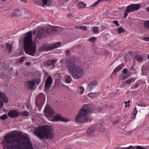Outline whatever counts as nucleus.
I'll return each mask as SVG.
<instances>
[{
  "instance_id": "9d476101",
  "label": "nucleus",
  "mask_w": 149,
  "mask_h": 149,
  "mask_svg": "<svg viewBox=\"0 0 149 149\" xmlns=\"http://www.w3.org/2000/svg\"><path fill=\"white\" fill-rule=\"evenodd\" d=\"M8 102V99L6 95L0 92V109L3 105V102L7 103Z\"/></svg>"
},
{
  "instance_id": "f3484780",
  "label": "nucleus",
  "mask_w": 149,
  "mask_h": 149,
  "mask_svg": "<svg viewBox=\"0 0 149 149\" xmlns=\"http://www.w3.org/2000/svg\"><path fill=\"white\" fill-rule=\"evenodd\" d=\"M124 65V63H122L117 66L114 70L113 73H116L122 69Z\"/></svg>"
},
{
  "instance_id": "09e8293b",
  "label": "nucleus",
  "mask_w": 149,
  "mask_h": 149,
  "mask_svg": "<svg viewBox=\"0 0 149 149\" xmlns=\"http://www.w3.org/2000/svg\"><path fill=\"white\" fill-rule=\"evenodd\" d=\"M143 40L146 41H149V37H145L143 38Z\"/></svg>"
},
{
  "instance_id": "f8f14e48",
  "label": "nucleus",
  "mask_w": 149,
  "mask_h": 149,
  "mask_svg": "<svg viewBox=\"0 0 149 149\" xmlns=\"http://www.w3.org/2000/svg\"><path fill=\"white\" fill-rule=\"evenodd\" d=\"M8 116L12 118H17L19 116V113L15 110H12L9 111Z\"/></svg>"
},
{
  "instance_id": "c03bdc74",
  "label": "nucleus",
  "mask_w": 149,
  "mask_h": 149,
  "mask_svg": "<svg viewBox=\"0 0 149 149\" xmlns=\"http://www.w3.org/2000/svg\"><path fill=\"white\" fill-rule=\"evenodd\" d=\"M100 0H98L97 1H96L93 4V7L97 5L100 2Z\"/></svg>"
},
{
  "instance_id": "ddd939ff",
  "label": "nucleus",
  "mask_w": 149,
  "mask_h": 149,
  "mask_svg": "<svg viewBox=\"0 0 149 149\" xmlns=\"http://www.w3.org/2000/svg\"><path fill=\"white\" fill-rule=\"evenodd\" d=\"M69 120H67L65 118H62L61 116L58 114H57L53 118L52 121H61L66 123L68 121H69Z\"/></svg>"
},
{
  "instance_id": "f257e3e1",
  "label": "nucleus",
  "mask_w": 149,
  "mask_h": 149,
  "mask_svg": "<svg viewBox=\"0 0 149 149\" xmlns=\"http://www.w3.org/2000/svg\"><path fill=\"white\" fill-rule=\"evenodd\" d=\"M3 149H33L28 138L12 132L5 136L1 142Z\"/></svg>"
},
{
  "instance_id": "c85d7f7f",
  "label": "nucleus",
  "mask_w": 149,
  "mask_h": 149,
  "mask_svg": "<svg viewBox=\"0 0 149 149\" xmlns=\"http://www.w3.org/2000/svg\"><path fill=\"white\" fill-rule=\"evenodd\" d=\"M61 44V43L60 42H58L54 44H52L54 49L60 47Z\"/></svg>"
},
{
  "instance_id": "0e129e2a",
  "label": "nucleus",
  "mask_w": 149,
  "mask_h": 149,
  "mask_svg": "<svg viewBox=\"0 0 149 149\" xmlns=\"http://www.w3.org/2000/svg\"><path fill=\"white\" fill-rule=\"evenodd\" d=\"M64 61L63 60H61L60 61V62L62 63Z\"/></svg>"
},
{
  "instance_id": "49530a36",
  "label": "nucleus",
  "mask_w": 149,
  "mask_h": 149,
  "mask_svg": "<svg viewBox=\"0 0 149 149\" xmlns=\"http://www.w3.org/2000/svg\"><path fill=\"white\" fill-rule=\"evenodd\" d=\"M65 53L66 55L68 56H70V52L69 50H67L66 51Z\"/></svg>"
},
{
  "instance_id": "ea45409f",
  "label": "nucleus",
  "mask_w": 149,
  "mask_h": 149,
  "mask_svg": "<svg viewBox=\"0 0 149 149\" xmlns=\"http://www.w3.org/2000/svg\"><path fill=\"white\" fill-rule=\"evenodd\" d=\"M138 112V111L136 109V108L135 107L134 108V110L133 112V115H134V116H135L136 114Z\"/></svg>"
},
{
  "instance_id": "69168bd1",
  "label": "nucleus",
  "mask_w": 149,
  "mask_h": 149,
  "mask_svg": "<svg viewBox=\"0 0 149 149\" xmlns=\"http://www.w3.org/2000/svg\"><path fill=\"white\" fill-rule=\"evenodd\" d=\"M130 100H128L127 102V103H130Z\"/></svg>"
},
{
  "instance_id": "e2e57ef3",
  "label": "nucleus",
  "mask_w": 149,
  "mask_h": 149,
  "mask_svg": "<svg viewBox=\"0 0 149 149\" xmlns=\"http://www.w3.org/2000/svg\"><path fill=\"white\" fill-rule=\"evenodd\" d=\"M36 33V31H33V34H35Z\"/></svg>"
},
{
  "instance_id": "7c9ffc66",
  "label": "nucleus",
  "mask_w": 149,
  "mask_h": 149,
  "mask_svg": "<svg viewBox=\"0 0 149 149\" xmlns=\"http://www.w3.org/2000/svg\"><path fill=\"white\" fill-rule=\"evenodd\" d=\"M125 30L122 27H119L118 29V32L119 34L125 32Z\"/></svg>"
},
{
  "instance_id": "338daca9",
  "label": "nucleus",
  "mask_w": 149,
  "mask_h": 149,
  "mask_svg": "<svg viewBox=\"0 0 149 149\" xmlns=\"http://www.w3.org/2000/svg\"><path fill=\"white\" fill-rule=\"evenodd\" d=\"M102 28L103 29H105V28H106V27H105V26H102Z\"/></svg>"
},
{
  "instance_id": "a878e982",
  "label": "nucleus",
  "mask_w": 149,
  "mask_h": 149,
  "mask_svg": "<svg viewBox=\"0 0 149 149\" xmlns=\"http://www.w3.org/2000/svg\"><path fill=\"white\" fill-rule=\"evenodd\" d=\"M6 46L7 48L8 49V50L10 52H11L12 51V45L10 44H6Z\"/></svg>"
},
{
  "instance_id": "412c9836",
  "label": "nucleus",
  "mask_w": 149,
  "mask_h": 149,
  "mask_svg": "<svg viewBox=\"0 0 149 149\" xmlns=\"http://www.w3.org/2000/svg\"><path fill=\"white\" fill-rule=\"evenodd\" d=\"M51 0H41L42 2V5H49Z\"/></svg>"
},
{
  "instance_id": "774afa93",
  "label": "nucleus",
  "mask_w": 149,
  "mask_h": 149,
  "mask_svg": "<svg viewBox=\"0 0 149 149\" xmlns=\"http://www.w3.org/2000/svg\"><path fill=\"white\" fill-rule=\"evenodd\" d=\"M147 57L148 58V59H149V54L148 55Z\"/></svg>"
},
{
  "instance_id": "dca6fc26",
  "label": "nucleus",
  "mask_w": 149,
  "mask_h": 149,
  "mask_svg": "<svg viewBox=\"0 0 149 149\" xmlns=\"http://www.w3.org/2000/svg\"><path fill=\"white\" fill-rule=\"evenodd\" d=\"M97 85L95 82H93L88 85V89L89 91H91L93 88H95Z\"/></svg>"
},
{
  "instance_id": "c756f323",
  "label": "nucleus",
  "mask_w": 149,
  "mask_h": 149,
  "mask_svg": "<svg viewBox=\"0 0 149 149\" xmlns=\"http://www.w3.org/2000/svg\"><path fill=\"white\" fill-rule=\"evenodd\" d=\"M130 76V75L129 73L125 75H122L120 77L121 79L122 80H124L125 79L129 77Z\"/></svg>"
},
{
  "instance_id": "5701e85b",
  "label": "nucleus",
  "mask_w": 149,
  "mask_h": 149,
  "mask_svg": "<svg viewBox=\"0 0 149 149\" xmlns=\"http://www.w3.org/2000/svg\"><path fill=\"white\" fill-rule=\"evenodd\" d=\"M72 80L70 76L69 75H68L65 79V81L67 83L69 84L71 82Z\"/></svg>"
},
{
  "instance_id": "5fc2aeb1",
  "label": "nucleus",
  "mask_w": 149,
  "mask_h": 149,
  "mask_svg": "<svg viewBox=\"0 0 149 149\" xmlns=\"http://www.w3.org/2000/svg\"><path fill=\"white\" fill-rule=\"evenodd\" d=\"M31 64L30 62H26V63L25 64L26 65H29Z\"/></svg>"
},
{
  "instance_id": "39448f33",
  "label": "nucleus",
  "mask_w": 149,
  "mask_h": 149,
  "mask_svg": "<svg viewBox=\"0 0 149 149\" xmlns=\"http://www.w3.org/2000/svg\"><path fill=\"white\" fill-rule=\"evenodd\" d=\"M52 128L50 126L45 125L37 128L34 134L39 139H50L53 137Z\"/></svg>"
},
{
  "instance_id": "7ed1b4c3",
  "label": "nucleus",
  "mask_w": 149,
  "mask_h": 149,
  "mask_svg": "<svg viewBox=\"0 0 149 149\" xmlns=\"http://www.w3.org/2000/svg\"><path fill=\"white\" fill-rule=\"evenodd\" d=\"M92 105L91 104H86L83 106L75 118L77 122L83 123L89 121L88 115L93 112Z\"/></svg>"
},
{
  "instance_id": "aec40b11",
  "label": "nucleus",
  "mask_w": 149,
  "mask_h": 149,
  "mask_svg": "<svg viewBox=\"0 0 149 149\" xmlns=\"http://www.w3.org/2000/svg\"><path fill=\"white\" fill-rule=\"evenodd\" d=\"M56 62V61L55 60L53 59L48 61L47 63V66H50Z\"/></svg>"
},
{
  "instance_id": "bb28decb",
  "label": "nucleus",
  "mask_w": 149,
  "mask_h": 149,
  "mask_svg": "<svg viewBox=\"0 0 149 149\" xmlns=\"http://www.w3.org/2000/svg\"><path fill=\"white\" fill-rule=\"evenodd\" d=\"M136 60L139 62H141L143 61V59L140 56H136L134 57Z\"/></svg>"
},
{
  "instance_id": "a19ab883",
  "label": "nucleus",
  "mask_w": 149,
  "mask_h": 149,
  "mask_svg": "<svg viewBox=\"0 0 149 149\" xmlns=\"http://www.w3.org/2000/svg\"><path fill=\"white\" fill-rule=\"evenodd\" d=\"M113 23L114 24L116 25V26L118 27L119 26L120 24L118 23V21L117 20H114L113 21Z\"/></svg>"
},
{
  "instance_id": "2eb2a0df",
  "label": "nucleus",
  "mask_w": 149,
  "mask_h": 149,
  "mask_svg": "<svg viewBox=\"0 0 149 149\" xmlns=\"http://www.w3.org/2000/svg\"><path fill=\"white\" fill-rule=\"evenodd\" d=\"M97 130L100 132H104L106 130V128H105L102 124H98L97 125Z\"/></svg>"
},
{
  "instance_id": "3c124183",
  "label": "nucleus",
  "mask_w": 149,
  "mask_h": 149,
  "mask_svg": "<svg viewBox=\"0 0 149 149\" xmlns=\"http://www.w3.org/2000/svg\"><path fill=\"white\" fill-rule=\"evenodd\" d=\"M124 103L125 104V107H127V106H128L129 107L130 106V104H128V105L127 104V102H125Z\"/></svg>"
},
{
  "instance_id": "37998d69",
  "label": "nucleus",
  "mask_w": 149,
  "mask_h": 149,
  "mask_svg": "<svg viewBox=\"0 0 149 149\" xmlns=\"http://www.w3.org/2000/svg\"><path fill=\"white\" fill-rule=\"evenodd\" d=\"M123 149H134V147L132 146H130L127 147H125L123 148Z\"/></svg>"
},
{
  "instance_id": "423d86ee",
  "label": "nucleus",
  "mask_w": 149,
  "mask_h": 149,
  "mask_svg": "<svg viewBox=\"0 0 149 149\" xmlns=\"http://www.w3.org/2000/svg\"><path fill=\"white\" fill-rule=\"evenodd\" d=\"M61 29L59 27H54L51 26H48L47 29L41 27L37 31V37L38 38H40L45 36L46 35L45 33H49L52 32L59 33Z\"/></svg>"
},
{
  "instance_id": "de8ad7c7",
  "label": "nucleus",
  "mask_w": 149,
  "mask_h": 149,
  "mask_svg": "<svg viewBox=\"0 0 149 149\" xmlns=\"http://www.w3.org/2000/svg\"><path fill=\"white\" fill-rule=\"evenodd\" d=\"M127 70L126 68L123 69L122 70V73L125 74L127 73Z\"/></svg>"
},
{
  "instance_id": "1a4fd4ad",
  "label": "nucleus",
  "mask_w": 149,
  "mask_h": 149,
  "mask_svg": "<svg viewBox=\"0 0 149 149\" xmlns=\"http://www.w3.org/2000/svg\"><path fill=\"white\" fill-rule=\"evenodd\" d=\"M45 100V97L44 94L42 93H40L37 96L36 100V106L39 107L40 106L42 105L44 103Z\"/></svg>"
},
{
  "instance_id": "72a5a7b5",
  "label": "nucleus",
  "mask_w": 149,
  "mask_h": 149,
  "mask_svg": "<svg viewBox=\"0 0 149 149\" xmlns=\"http://www.w3.org/2000/svg\"><path fill=\"white\" fill-rule=\"evenodd\" d=\"M8 117L7 115L6 114H4L1 116L0 117V118L3 120H5Z\"/></svg>"
},
{
  "instance_id": "f03ea898",
  "label": "nucleus",
  "mask_w": 149,
  "mask_h": 149,
  "mask_svg": "<svg viewBox=\"0 0 149 149\" xmlns=\"http://www.w3.org/2000/svg\"><path fill=\"white\" fill-rule=\"evenodd\" d=\"M66 68L73 78L78 80L81 78L84 74L82 69L75 65V59L74 58L66 59L64 62Z\"/></svg>"
},
{
  "instance_id": "79ce46f5",
  "label": "nucleus",
  "mask_w": 149,
  "mask_h": 149,
  "mask_svg": "<svg viewBox=\"0 0 149 149\" xmlns=\"http://www.w3.org/2000/svg\"><path fill=\"white\" fill-rule=\"evenodd\" d=\"M25 57L24 56H22L21 57L19 60V62L21 63L23 61H24L25 59Z\"/></svg>"
},
{
  "instance_id": "2f4dec72",
  "label": "nucleus",
  "mask_w": 149,
  "mask_h": 149,
  "mask_svg": "<svg viewBox=\"0 0 149 149\" xmlns=\"http://www.w3.org/2000/svg\"><path fill=\"white\" fill-rule=\"evenodd\" d=\"M94 33H98L99 31L98 28L97 26H94L93 28Z\"/></svg>"
},
{
  "instance_id": "bf43d9fd",
  "label": "nucleus",
  "mask_w": 149,
  "mask_h": 149,
  "mask_svg": "<svg viewBox=\"0 0 149 149\" xmlns=\"http://www.w3.org/2000/svg\"><path fill=\"white\" fill-rule=\"evenodd\" d=\"M118 121H116L115 122H114L113 123V124H114V125H115V124H117L118 123Z\"/></svg>"
},
{
  "instance_id": "393cba45",
  "label": "nucleus",
  "mask_w": 149,
  "mask_h": 149,
  "mask_svg": "<svg viewBox=\"0 0 149 149\" xmlns=\"http://www.w3.org/2000/svg\"><path fill=\"white\" fill-rule=\"evenodd\" d=\"M86 6V5L83 2H80L78 5V7L80 8H85Z\"/></svg>"
},
{
  "instance_id": "9b49d317",
  "label": "nucleus",
  "mask_w": 149,
  "mask_h": 149,
  "mask_svg": "<svg viewBox=\"0 0 149 149\" xmlns=\"http://www.w3.org/2000/svg\"><path fill=\"white\" fill-rule=\"evenodd\" d=\"M52 78L49 75L45 81V90H47L49 88L52 84Z\"/></svg>"
},
{
  "instance_id": "864d4df0",
  "label": "nucleus",
  "mask_w": 149,
  "mask_h": 149,
  "mask_svg": "<svg viewBox=\"0 0 149 149\" xmlns=\"http://www.w3.org/2000/svg\"><path fill=\"white\" fill-rule=\"evenodd\" d=\"M139 86V84H138L137 83L134 86V88H136Z\"/></svg>"
},
{
  "instance_id": "052dcab7",
  "label": "nucleus",
  "mask_w": 149,
  "mask_h": 149,
  "mask_svg": "<svg viewBox=\"0 0 149 149\" xmlns=\"http://www.w3.org/2000/svg\"><path fill=\"white\" fill-rule=\"evenodd\" d=\"M133 68H134L133 66H132L130 67V70H133Z\"/></svg>"
},
{
  "instance_id": "8fccbe9b",
  "label": "nucleus",
  "mask_w": 149,
  "mask_h": 149,
  "mask_svg": "<svg viewBox=\"0 0 149 149\" xmlns=\"http://www.w3.org/2000/svg\"><path fill=\"white\" fill-rule=\"evenodd\" d=\"M136 149H146L145 148H143L142 147L140 146H138L137 147Z\"/></svg>"
},
{
  "instance_id": "680f3d73",
  "label": "nucleus",
  "mask_w": 149,
  "mask_h": 149,
  "mask_svg": "<svg viewBox=\"0 0 149 149\" xmlns=\"http://www.w3.org/2000/svg\"><path fill=\"white\" fill-rule=\"evenodd\" d=\"M146 10L147 12L149 13V8H147L146 9Z\"/></svg>"
},
{
  "instance_id": "4c0bfd02",
  "label": "nucleus",
  "mask_w": 149,
  "mask_h": 149,
  "mask_svg": "<svg viewBox=\"0 0 149 149\" xmlns=\"http://www.w3.org/2000/svg\"><path fill=\"white\" fill-rule=\"evenodd\" d=\"M96 40V38L95 37H93L89 39L88 40L91 42H93Z\"/></svg>"
},
{
  "instance_id": "603ef678",
  "label": "nucleus",
  "mask_w": 149,
  "mask_h": 149,
  "mask_svg": "<svg viewBox=\"0 0 149 149\" xmlns=\"http://www.w3.org/2000/svg\"><path fill=\"white\" fill-rule=\"evenodd\" d=\"M97 110L99 111H102V109L101 107H99L97 109Z\"/></svg>"
},
{
  "instance_id": "f704fd0d",
  "label": "nucleus",
  "mask_w": 149,
  "mask_h": 149,
  "mask_svg": "<svg viewBox=\"0 0 149 149\" xmlns=\"http://www.w3.org/2000/svg\"><path fill=\"white\" fill-rule=\"evenodd\" d=\"M132 81H134V79L132 78H131L130 79H128L125 82V83L127 84H129L132 82Z\"/></svg>"
},
{
  "instance_id": "4be33fe9",
  "label": "nucleus",
  "mask_w": 149,
  "mask_h": 149,
  "mask_svg": "<svg viewBox=\"0 0 149 149\" xmlns=\"http://www.w3.org/2000/svg\"><path fill=\"white\" fill-rule=\"evenodd\" d=\"M19 115L28 116H29V113L28 112L26 111H22L19 113Z\"/></svg>"
},
{
  "instance_id": "6ab92c4d",
  "label": "nucleus",
  "mask_w": 149,
  "mask_h": 149,
  "mask_svg": "<svg viewBox=\"0 0 149 149\" xmlns=\"http://www.w3.org/2000/svg\"><path fill=\"white\" fill-rule=\"evenodd\" d=\"M46 45V48L47 51H49L54 49L52 44H45Z\"/></svg>"
},
{
  "instance_id": "13d9d810",
  "label": "nucleus",
  "mask_w": 149,
  "mask_h": 149,
  "mask_svg": "<svg viewBox=\"0 0 149 149\" xmlns=\"http://www.w3.org/2000/svg\"><path fill=\"white\" fill-rule=\"evenodd\" d=\"M22 2H24V3H26V0H20Z\"/></svg>"
},
{
  "instance_id": "6e6d98bb",
  "label": "nucleus",
  "mask_w": 149,
  "mask_h": 149,
  "mask_svg": "<svg viewBox=\"0 0 149 149\" xmlns=\"http://www.w3.org/2000/svg\"><path fill=\"white\" fill-rule=\"evenodd\" d=\"M72 15L71 14H69L67 15V17L69 18L70 17H72Z\"/></svg>"
},
{
  "instance_id": "c9c22d12",
  "label": "nucleus",
  "mask_w": 149,
  "mask_h": 149,
  "mask_svg": "<svg viewBox=\"0 0 149 149\" xmlns=\"http://www.w3.org/2000/svg\"><path fill=\"white\" fill-rule=\"evenodd\" d=\"M14 15L15 16H18L19 15V12L18 10H16L14 11L13 13Z\"/></svg>"
},
{
  "instance_id": "473e14b6",
  "label": "nucleus",
  "mask_w": 149,
  "mask_h": 149,
  "mask_svg": "<svg viewBox=\"0 0 149 149\" xmlns=\"http://www.w3.org/2000/svg\"><path fill=\"white\" fill-rule=\"evenodd\" d=\"M144 26L145 27L149 29V20L146 21L144 22Z\"/></svg>"
},
{
  "instance_id": "4468645a",
  "label": "nucleus",
  "mask_w": 149,
  "mask_h": 149,
  "mask_svg": "<svg viewBox=\"0 0 149 149\" xmlns=\"http://www.w3.org/2000/svg\"><path fill=\"white\" fill-rule=\"evenodd\" d=\"M35 80L34 79H32L31 81H29L27 82V86L29 87L30 90L33 89L35 85Z\"/></svg>"
},
{
  "instance_id": "a211bd4d",
  "label": "nucleus",
  "mask_w": 149,
  "mask_h": 149,
  "mask_svg": "<svg viewBox=\"0 0 149 149\" xmlns=\"http://www.w3.org/2000/svg\"><path fill=\"white\" fill-rule=\"evenodd\" d=\"M99 94V92L95 93L91 92L88 94V95L91 97L94 98L97 96Z\"/></svg>"
},
{
  "instance_id": "cd10ccee",
  "label": "nucleus",
  "mask_w": 149,
  "mask_h": 149,
  "mask_svg": "<svg viewBox=\"0 0 149 149\" xmlns=\"http://www.w3.org/2000/svg\"><path fill=\"white\" fill-rule=\"evenodd\" d=\"M84 91V89L82 86L80 87L78 89V92L81 94H82Z\"/></svg>"
},
{
  "instance_id": "b1692460",
  "label": "nucleus",
  "mask_w": 149,
  "mask_h": 149,
  "mask_svg": "<svg viewBox=\"0 0 149 149\" xmlns=\"http://www.w3.org/2000/svg\"><path fill=\"white\" fill-rule=\"evenodd\" d=\"M46 45L45 44L42 46L40 47L38 49V50L39 51H42L45 50H46Z\"/></svg>"
},
{
  "instance_id": "e433bc0d",
  "label": "nucleus",
  "mask_w": 149,
  "mask_h": 149,
  "mask_svg": "<svg viewBox=\"0 0 149 149\" xmlns=\"http://www.w3.org/2000/svg\"><path fill=\"white\" fill-rule=\"evenodd\" d=\"M94 130V128L93 127H91L87 130V132L88 133H90L93 132Z\"/></svg>"
},
{
  "instance_id": "20e7f679",
  "label": "nucleus",
  "mask_w": 149,
  "mask_h": 149,
  "mask_svg": "<svg viewBox=\"0 0 149 149\" xmlns=\"http://www.w3.org/2000/svg\"><path fill=\"white\" fill-rule=\"evenodd\" d=\"M31 31L26 33L24 38V49L26 53L34 56L36 50L35 44L33 42Z\"/></svg>"
},
{
  "instance_id": "58836bf2",
  "label": "nucleus",
  "mask_w": 149,
  "mask_h": 149,
  "mask_svg": "<svg viewBox=\"0 0 149 149\" xmlns=\"http://www.w3.org/2000/svg\"><path fill=\"white\" fill-rule=\"evenodd\" d=\"M78 28L79 29L84 31H86L87 29V28L85 26H79Z\"/></svg>"
},
{
  "instance_id": "a18cd8bd",
  "label": "nucleus",
  "mask_w": 149,
  "mask_h": 149,
  "mask_svg": "<svg viewBox=\"0 0 149 149\" xmlns=\"http://www.w3.org/2000/svg\"><path fill=\"white\" fill-rule=\"evenodd\" d=\"M40 81H41V80L40 79H37L36 80V81H35L36 84L38 85L40 84Z\"/></svg>"
},
{
  "instance_id": "4d7b16f0",
  "label": "nucleus",
  "mask_w": 149,
  "mask_h": 149,
  "mask_svg": "<svg viewBox=\"0 0 149 149\" xmlns=\"http://www.w3.org/2000/svg\"><path fill=\"white\" fill-rule=\"evenodd\" d=\"M132 133V131H130L127 132V134H130Z\"/></svg>"
},
{
  "instance_id": "6e6552de",
  "label": "nucleus",
  "mask_w": 149,
  "mask_h": 149,
  "mask_svg": "<svg viewBox=\"0 0 149 149\" xmlns=\"http://www.w3.org/2000/svg\"><path fill=\"white\" fill-rule=\"evenodd\" d=\"M44 112L45 116L47 118H52L56 113L55 112L51 109L48 105L46 106L44 111Z\"/></svg>"
},
{
  "instance_id": "0eeeda50",
  "label": "nucleus",
  "mask_w": 149,
  "mask_h": 149,
  "mask_svg": "<svg viewBox=\"0 0 149 149\" xmlns=\"http://www.w3.org/2000/svg\"><path fill=\"white\" fill-rule=\"evenodd\" d=\"M140 7L141 6L139 4H132L127 6L125 11L124 18L127 17L128 13L138 10Z\"/></svg>"
}]
</instances>
